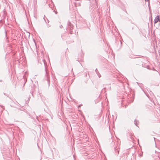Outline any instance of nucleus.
I'll use <instances>...</instances> for the list:
<instances>
[{
	"mask_svg": "<svg viewBox=\"0 0 160 160\" xmlns=\"http://www.w3.org/2000/svg\"><path fill=\"white\" fill-rule=\"evenodd\" d=\"M97 74L98 75H99V74H100V73L98 70H97V69H96L95 70Z\"/></svg>",
	"mask_w": 160,
	"mask_h": 160,
	"instance_id": "nucleus-3",
	"label": "nucleus"
},
{
	"mask_svg": "<svg viewBox=\"0 0 160 160\" xmlns=\"http://www.w3.org/2000/svg\"><path fill=\"white\" fill-rule=\"evenodd\" d=\"M140 156H141V157L142 156V155H141V154Z\"/></svg>",
	"mask_w": 160,
	"mask_h": 160,
	"instance_id": "nucleus-10",
	"label": "nucleus"
},
{
	"mask_svg": "<svg viewBox=\"0 0 160 160\" xmlns=\"http://www.w3.org/2000/svg\"><path fill=\"white\" fill-rule=\"evenodd\" d=\"M55 13H56V14H57V12H55Z\"/></svg>",
	"mask_w": 160,
	"mask_h": 160,
	"instance_id": "nucleus-11",
	"label": "nucleus"
},
{
	"mask_svg": "<svg viewBox=\"0 0 160 160\" xmlns=\"http://www.w3.org/2000/svg\"><path fill=\"white\" fill-rule=\"evenodd\" d=\"M158 21H159L160 22V16H157L156 18H155L154 20V23H157Z\"/></svg>",
	"mask_w": 160,
	"mask_h": 160,
	"instance_id": "nucleus-1",
	"label": "nucleus"
},
{
	"mask_svg": "<svg viewBox=\"0 0 160 160\" xmlns=\"http://www.w3.org/2000/svg\"><path fill=\"white\" fill-rule=\"evenodd\" d=\"M46 70V76L48 77V74L47 72V71L46 70Z\"/></svg>",
	"mask_w": 160,
	"mask_h": 160,
	"instance_id": "nucleus-4",
	"label": "nucleus"
},
{
	"mask_svg": "<svg viewBox=\"0 0 160 160\" xmlns=\"http://www.w3.org/2000/svg\"><path fill=\"white\" fill-rule=\"evenodd\" d=\"M134 122H135V124L136 126H137L138 127H139L138 126V125L139 124V122L138 121H137L136 120H135Z\"/></svg>",
	"mask_w": 160,
	"mask_h": 160,
	"instance_id": "nucleus-2",
	"label": "nucleus"
},
{
	"mask_svg": "<svg viewBox=\"0 0 160 160\" xmlns=\"http://www.w3.org/2000/svg\"><path fill=\"white\" fill-rule=\"evenodd\" d=\"M138 142H139V140L138 139ZM138 143L139 145H140L139 142H138Z\"/></svg>",
	"mask_w": 160,
	"mask_h": 160,
	"instance_id": "nucleus-9",
	"label": "nucleus"
},
{
	"mask_svg": "<svg viewBox=\"0 0 160 160\" xmlns=\"http://www.w3.org/2000/svg\"><path fill=\"white\" fill-rule=\"evenodd\" d=\"M60 28H63V26L62 25H61L60 27Z\"/></svg>",
	"mask_w": 160,
	"mask_h": 160,
	"instance_id": "nucleus-5",
	"label": "nucleus"
},
{
	"mask_svg": "<svg viewBox=\"0 0 160 160\" xmlns=\"http://www.w3.org/2000/svg\"><path fill=\"white\" fill-rule=\"evenodd\" d=\"M145 1H147V2H148V1H149V0H145Z\"/></svg>",
	"mask_w": 160,
	"mask_h": 160,
	"instance_id": "nucleus-8",
	"label": "nucleus"
},
{
	"mask_svg": "<svg viewBox=\"0 0 160 160\" xmlns=\"http://www.w3.org/2000/svg\"><path fill=\"white\" fill-rule=\"evenodd\" d=\"M116 152H118V153L119 151L118 150H117V151H116Z\"/></svg>",
	"mask_w": 160,
	"mask_h": 160,
	"instance_id": "nucleus-7",
	"label": "nucleus"
},
{
	"mask_svg": "<svg viewBox=\"0 0 160 160\" xmlns=\"http://www.w3.org/2000/svg\"><path fill=\"white\" fill-rule=\"evenodd\" d=\"M98 77L99 78H100L101 77V75H100V74L99 75H98Z\"/></svg>",
	"mask_w": 160,
	"mask_h": 160,
	"instance_id": "nucleus-6",
	"label": "nucleus"
}]
</instances>
